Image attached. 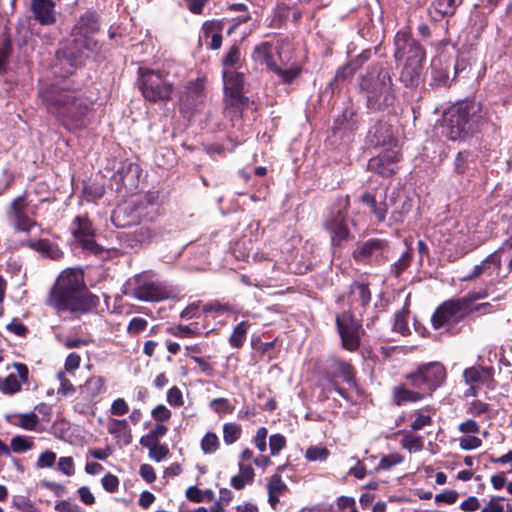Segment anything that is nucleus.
<instances>
[{"instance_id": "21", "label": "nucleus", "mask_w": 512, "mask_h": 512, "mask_svg": "<svg viewBox=\"0 0 512 512\" xmlns=\"http://www.w3.org/2000/svg\"><path fill=\"white\" fill-rule=\"evenodd\" d=\"M17 376L15 374H9L7 377H0V391L4 394H15L21 390V384L28 380V367L23 363H14Z\"/></svg>"}, {"instance_id": "9", "label": "nucleus", "mask_w": 512, "mask_h": 512, "mask_svg": "<svg viewBox=\"0 0 512 512\" xmlns=\"http://www.w3.org/2000/svg\"><path fill=\"white\" fill-rule=\"evenodd\" d=\"M413 388L421 389L425 395L431 396L446 379V369L440 362H430L418 367L414 373L406 376Z\"/></svg>"}, {"instance_id": "35", "label": "nucleus", "mask_w": 512, "mask_h": 512, "mask_svg": "<svg viewBox=\"0 0 512 512\" xmlns=\"http://www.w3.org/2000/svg\"><path fill=\"white\" fill-rule=\"evenodd\" d=\"M200 447L204 454L215 453L220 447V440L214 432H207L201 439Z\"/></svg>"}, {"instance_id": "11", "label": "nucleus", "mask_w": 512, "mask_h": 512, "mask_svg": "<svg viewBox=\"0 0 512 512\" xmlns=\"http://www.w3.org/2000/svg\"><path fill=\"white\" fill-rule=\"evenodd\" d=\"M349 205V197L341 198L324 222V228L330 234L333 246H339L347 240L350 232L346 222L345 210Z\"/></svg>"}, {"instance_id": "38", "label": "nucleus", "mask_w": 512, "mask_h": 512, "mask_svg": "<svg viewBox=\"0 0 512 512\" xmlns=\"http://www.w3.org/2000/svg\"><path fill=\"white\" fill-rule=\"evenodd\" d=\"M408 314L409 310L407 308H403L395 313L393 323L394 331L399 332L403 335L409 332Z\"/></svg>"}, {"instance_id": "3", "label": "nucleus", "mask_w": 512, "mask_h": 512, "mask_svg": "<svg viewBox=\"0 0 512 512\" xmlns=\"http://www.w3.org/2000/svg\"><path fill=\"white\" fill-rule=\"evenodd\" d=\"M252 58L275 73L283 84H292L301 74L302 67L292 61V47L288 41H278L276 45L262 42L254 48Z\"/></svg>"}, {"instance_id": "31", "label": "nucleus", "mask_w": 512, "mask_h": 512, "mask_svg": "<svg viewBox=\"0 0 512 512\" xmlns=\"http://www.w3.org/2000/svg\"><path fill=\"white\" fill-rule=\"evenodd\" d=\"M362 202L367 204L379 222H382L386 218L387 205L384 202L377 203L375 196L369 192H365L362 195Z\"/></svg>"}, {"instance_id": "26", "label": "nucleus", "mask_w": 512, "mask_h": 512, "mask_svg": "<svg viewBox=\"0 0 512 512\" xmlns=\"http://www.w3.org/2000/svg\"><path fill=\"white\" fill-rule=\"evenodd\" d=\"M461 3L462 0H435L429 8V14L435 21L442 20L446 16L453 15Z\"/></svg>"}, {"instance_id": "15", "label": "nucleus", "mask_w": 512, "mask_h": 512, "mask_svg": "<svg viewBox=\"0 0 512 512\" xmlns=\"http://www.w3.org/2000/svg\"><path fill=\"white\" fill-rule=\"evenodd\" d=\"M339 301H343L348 304L350 309L348 313H359L361 315L371 301L369 285L361 281L353 282L350 285L348 293L341 296Z\"/></svg>"}, {"instance_id": "37", "label": "nucleus", "mask_w": 512, "mask_h": 512, "mask_svg": "<svg viewBox=\"0 0 512 512\" xmlns=\"http://www.w3.org/2000/svg\"><path fill=\"white\" fill-rule=\"evenodd\" d=\"M401 446L410 453H415L423 449V439L421 436L408 432L404 434L401 440Z\"/></svg>"}, {"instance_id": "61", "label": "nucleus", "mask_w": 512, "mask_h": 512, "mask_svg": "<svg viewBox=\"0 0 512 512\" xmlns=\"http://www.w3.org/2000/svg\"><path fill=\"white\" fill-rule=\"evenodd\" d=\"M431 422H432L431 416L418 412L416 414L415 420L411 424V429H412V431H419L423 427L430 425Z\"/></svg>"}, {"instance_id": "59", "label": "nucleus", "mask_w": 512, "mask_h": 512, "mask_svg": "<svg viewBox=\"0 0 512 512\" xmlns=\"http://www.w3.org/2000/svg\"><path fill=\"white\" fill-rule=\"evenodd\" d=\"M110 411L112 415L122 416L128 413L129 407L123 398H118L113 401Z\"/></svg>"}, {"instance_id": "56", "label": "nucleus", "mask_w": 512, "mask_h": 512, "mask_svg": "<svg viewBox=\"0 0 512 512\" xmlns=\"http://www.w3.org/2000/svg\"><path fill=\"white\" fill-rule=\"evenodd\" d=\"M169 454V449L166 445L158 443L156 446L149 450V456L156 462L162 461Z\"/></svg>"}, {"instance_id": "58", "label": "nucleus", "mask_w": 512, "mask_h": 512, "mask_svg": "<svg viewBox=\"0 0 512 512\" xmlns=\"http://www.w3.org/2000/svg\"><path fill=\"white\" fill-rule=\"evenodd\" d=\"M187 9L193 14H202L209 0H183Z\"/></svg>"}, {"instance_id": "4", "label": "nucleus", "mask_w": 512, "mask_h": 512, "mask_svg": "<svg viewBox=\"0 0 512 512\" xmlns=\"http://www.w3.org/2000/svg\"><path fill=\"white\" fill-rule=\"evenodd\" d=\"M395 58L404 60L399 80L406 87H416L422 81L425 52L421 45L407 32L399 31L395 36Z\"/></svg>"}, {"instance_id": "62", "label": "nucleus", "mask_w": 512, "mask_h": 512, "mask_svg": "<svg viewBox=\"0 0 512 512\" xmlns=\"http://www.w3.org/2000/svg\"><path fill=\"white\" fill-rule=\"evenodd\" d=\"M482 441L476 436H467L460 439V447L463 450H472L480 447Z\"/></svg>"}, {"instance_id": "33", "label": "nucleus", "mask_w": 512, "mask_h": 512, "mask_svg": "<svg viewBox=\"0 0 512 512\" xmlns=\"http://www.w3.org/2000/svg\"><path fill=\"white\" fill-rule=\"evenodd\" d=\"M104 390V379L100 376L90 377L82 386V392L86 393L90 398H94L101 394Z\"/></svg>"}, {"instance_id": "41", "label": "nucleus", "mask_w": 512, "mask_h": 512, "mask_svg": "<svg viewBox=\"0 0 512 512\" xmlns=\"http://www.w3.org/2000/svg\"><path fill=\"white\" fill-rule=\"evenodd\" d=\"M11 450L14 453H23L31 450L34 446L32 441H29L25 436L17 435L11 439Z\"/></svg>"}, {"instance_id": "7", "label": "nucleus", "mask_w": 512, "mask_h": 512, "mask_svg": "<svg viewBox=\"0 0 512 512\" xmlns=\"http://www.w3.org/2000/svg\"><path fill=\"white\" fill-rule=\"evenodd\" d=\"M131 285V295L140 301L159 302L176 296V290L171 285L153 279L148 272L136 275Z\"/></svg>"}, {"instance_id": "28", "label": "nucleus", "mask_w": 512, "mask_h": 512, "mask_svg": "<svg viewBox=\"0 0 512 512\" xmlns=\"http://www.w3.org/2000/svg\"><path fill=\"white\" fill-rule=\"evenodd\" d=\"M334 376L340 377L345 381L350 387L357 388L356 380H355V371L353 367L342 360H336L334 362Z\"/></svg>"}, {"instance_id": "42", "label": "nucleus", "mask_w": 512, "mask_h": 512, "mask_svg": "<svg viewBox=\"0 0 512 512\" xmlns=\"http://www.w3.org/2000/svg\"><path fill=\"white\" fill-rule=\"evenodd\" d=\"M363 61L356 64V61H351L349 64L339 68L335 75V81H344L350 78L361 66Z\"/></svg>"}, {"instance_id": "45", "label": "nucleus", "mask_w": 512, "mask_h": 512, "mask_svg": "<svg viewBox=\"0 0 512 512\" xmlns=\"http://www.w3.org/2000/svg\"><path fill=\"white\" fill-rule=\"evenodd\" d=\"M472 154L468 151H461L456 155L454 161V171L458 174H463L468 168V164L471 161Z\"/></svg>"}, {"instance_id": "44", "label": "nucleus", "mask_w": 512, "mask_h": 512, "mask_svg": "<svg viewBox=\"0 0 512 512\" xmlns=\"http://www.w3.org/2000/svg\"><path fill=\"white\" fill-rule=\"evenodd\" d=\"M403 456L399 453H391L381 458L377 470H390L392 467L402 463Z\"/></svg>"}, {"instance_id": "10", "label": "nucleus", "mask_w": 512, "mask_h": 512, "mask_svg": "<svg viewBox=\"0 0 512 512\" xmlns=\"http://www.w3.org/2000/svg\"><path fill=\"white\" fill-rule=\"evenodd\" d=\"M469 314L460 298L449 299L436 308L431 323L434 329L444 328L447 332H452L454 326Z\"/></svg>"}, {"instance_id": "30", "label": "nucleus", "mask_w": 512, "mask_h": 512, "mask_svg": "<svg viewBox=\"0 0 512 512\" xmlns=\"http://www.w3.org/2000/svg\"><path fill=\"white\" fill-rule=\"evenodd\" d=\"M250 326L251 325L248 321H241L235 326L229 337V344L231 347L239 349L244 345Z\"/></svg>"}, {"instance_id": "32", "label": "nucleus", "mask_w": 512, "mask_h": 512, "mask_svg": "<svg viewBox=\"0 0 512 512\" xmlns=\"http://www.w3.org/2000/svg\"><path fill=\"white\" fill-rule=\"evenodd\" d=\"M463 377L467 384L485 382L491 377L490 369L470 367L464 370Z\"/></svg>"}, {"instance_id": "36", "label": "nucleus", "mask_w": 512, "mask_h": 512, "mask_svg": "<svg viewBox=\"0 0 512 512\" xmlns=\"http://www.w3.org/2000/svg\"><path fill=\"white\" fill-rule=\"evenodd\" d=\"M241 52L238 46L233 45L222 59L224 69L235 70L240 65Z\"/></svg>"}, {"instance_id": "20", "label": "nucleus", "mask_w": 512, "mask_h": 512, "mask_svg": "<svg viewBox=\"0 0 512 512\" xmlns=\"http://www.w3.org/2000/svg\"><path fill=\"white\" fill-rule=\"evenodd\" d=\"M27 201L25 196L15 198L10 205V216L14 222V228L17 231L30 232L31 229L37 226V222L29 218L26 212Z\"/></svg>"}, {"instance_id": "49", "label": "nucleus", "mask_w": 512, "mask_h": 512, "mask_svg": "<svg viewBox=\"0 0 512 512\" xmlns=\"http://www.w3.org/2000/svg\"><path fill=\"white\" fill-rule=\"evenodd\" d=\"M57 379L60 382V387L58 388V394L62 396H68L75 392V388L70 382V380L66 377V373L64 371H59L57 373Z\"/></svg>"}, {"instance_id": "8", "label": "nucleus", "mask_w": 512, "mask_h": 512, "mask_svg": "<svg viewBox=\"0 0 512 512\" xmlns=\"http://www.w3.org/2000/svg\"><path fill=\"white\" fill-rule=\"evenodd\" d=\"M139 87L144 98L150 102L167 101L173 92V83L163 72L140 69Z\"/></svg>"}, {"instance_id": "54", "label": "nucleus", "mask_w": 512, "mask_h": 512, "mask_svg": "<svg viewBox=\"0 0 512 512\" xmlns=\"http://www.w3.org/2000/svg\"><path fill=\"white\" fill-rule=\"evenodd\" d=\"M56 454L52 451H45L40 454L38 461L36 463L37 468H50L55 464Z\"/></svg>"}, {"instance_id": "23", "label": "nucleus", "mask_w": 512, "mask_h": 512, "mask_svg": "<svg viewBox=\"0 0 512 512\" xmlns=\"http://www.w3.org/2000/svg\"><path fill=\"white\" fill-rule=\"evenodd\" d=\"M31 9L35 19L41 25H51L56 22L55 3L53 0H31Z\"/></svg>"}, {"instance_id": "46", "label": "nucleus", "mask_w": 512, "mask_h": 512, "mask_svg": "<svg viewBox=\"0 0 512 512\" xmlns=\"http://www.w3.org/2000/svg\"><path fill=\"white\" fill-rule=\"evenodd\" d=\"M18 418V425L21 428L29 431L35 430L39 422L38 416L34 412L20 414Z\"/></svg>"}, {"instance_id": "22", "label": "nucleus", "mask_w": 512, "mask_h": 512, "mask_svg": "<svg viewBox=\"0 0 512 512\" xmlns=\"http://www.w3.org/2000/svg\"><path fill=\"white\" fill-rule=\"evenodd\" d=\"M427 396L418 388L409 389L405 384H398L392 388L391 401L395 406H402L407 403H416Z\"/></svg>"}, {"instance_id": "27", "label": "nucleus", "mask_w": 512, "mask_h": 512, "mask_svg": "<svg viewBox=\"0 0 512 512\" xmlns=\"http://www.w3.org/2000/svg\"><path fill=\"white\" fill-rule=\"evenodd\" d=\"M222 29V23L217 20L206 21L203 24L202 30L204 37L207 38L211 36L210 48L213 50L219 49L222 45Z\"/></svg>"}, {"instance_id": "55", "label": "nucleus", "mask_w": 512, "mask_h": 512, "mask_svg": "<svg viewBox=\"0 0 512 512\" xmlns=\"http://www.w3.org/2000/svg\"><path fill=\"white\" fill-rule=\"evenodd\" d=\"M505 506H508L503 498H492L483 508L482 512H504Z\"/></svg>"}, {"instance_id": "14", "label": "nucleus", "mask_w": 512, "mask_h": 512, "mask_svg": "<svg viewBox=\"0 0 512 512\" xmlns=\"http://www.w3.org/2000/svg\"><path fill=\"white\" fill-rule=\"evenodd\" d=\"M71 232L84 249L95 254L100 253L101 247L94 241L95 228L87 215H78L74 218Z\"/></svg>"}, {"instance_id": "24", "label": "nucleus", "mask_w": 512, "mask_h": 512, "mask_svg": "<svg viewBox=\"0 0 512 512\" xmlns=\"http://www.w3.org/2000/svg\"><path fill=\"white\" fill-rule=\"evenodd\" d=\"M451 67V60L443 59L441 56L434 57L431 61V73L433 82L436 85H447L450 81Z\"/></svg>"}, {"instance_id": "60", "label": "nucleus", "mask_w": 512, "mask_h": 512, "mask_svg": "<svg viewBox=\"0 0 512 512\" xmlns=\"http://www.w3.org/2000/svg\"><path fill=\"white\" fill-rule=\"evenodd\" d=\"M58 469L67 476L74 474V461L72 457H61L58 461Z\"/></svg>"}, {"instance_id": "18", "label": "nucleus", "mask_w": 512, "mask_h": 512, "mask_svg": "<svg viewBox=\"0 0 512 512\" xmlns=\"http://www.w3.org/2000/svg\"><path fill=\"white\" fill-rule=\"evenodd\" d=\"M82 42H84V40H75L73 44L62 48L57 52L55 66H60L63 70L62 76L72 74L81 63L82 54L79 48L82 46Z\"/></svg>"}, {"instance_id": "13", "label": "nucleus", "mask_w": 512, "mask_h": 512, "mask_svg": "<svg viewBox=\"0 0 512 512\" xmlns=\"http://www.w3.org/2000/svg\"><path fill=\"white\" fill-rule=\"evenodd\" d=\"M336 325L343 348L348 351H356L360 346L361 324L353 314L344 312L336 317Z\"/></svg>"}, {"instance_id": "5", "label": "nucleus", "mask_w": 512, "mask_h": 512, "mask_svg": "<svg viewBox=\"0 0 512 512\" xmlns=\"http://www.w3.org/2000/svg\"><path fill=\"white\" fill-rule=\"evenodd\" d=\"M360 88L366 93L367 107L373 111L392 107L396 100L390 72L382 66H372L361 78Z\"/></svg>"}, {"instance_id": "52", "label": "nucleus", "mask_w": 512, "mask_h": 512, "mask_svg": "<svg viewBox=\"0 0 512 512\" xmlns=\"http://www.w3.org/2000/svg\"><path fill=\"white\" fill-rule=\"evenodd\" d=\"M412 209V202L409 199H405L402 202L400 210H394L391 214V220L394 223H402L404 221V217L407 213H409Z\"/></svg>"}, {"instance_id": "40", "label": "nucleus", "mask_w": 512, "mask_h": 512, "mask_svg": "<svg viewBox=\"0 0 512 512\" xmlns=\"http://www.w3.org/2000/svg\"><path fill=\"white\" fill-rule=\"evenodd\" d=\"M330 455L329 450L323 446H310L305 453L308 461H325Z\"/></svg>"}, {"instance_id": "34", "label": "nucleus", "mask_w": 512, "mask_h": 512, "mask_svg": "<svg viewBox=\"0 0 512 512\" xmlns=\"http://www.w3.org/2000/svg\"><path fill=\"white\" fill-rule=\"evenodd\" d=\"M242 434L240 424L228 422L223 425V440L226 445H232L238 441Z\"/></svg>"}, {"instance_id": "64", "label": "nucleus", "mask_w": 512, "mask_h": 512, "mask_svg": "<svg viewBox=\"0 0 512 512\" xmlns=\"http://www.w3.org/2000/svg\"><path fill=\"white\" fill-rule=\"evenodd\" d=\"M58 512H79V506L72 500H62L55 505Z\"/></svg>"}, {"instance_id": "2", "label": "nucleus", "mask_w": 512, "mask_h": 512, "mask_svg": "<svg viewBox=\"0 0 512 512\" xmlns=\"http://www.w3.org/2000/svg\"><path fill=\"white\" fill-rule=\"evenodd\" d=\"M98 299L88 294L80 270H64L51 288L46 304L58 313H86L94 309Z\"/></svg>"}, {"instance_id": "53", "label": "nucleus", "mask_w": 512, "mask_h": 512, "mask_svg": "<svg viewBox=\"0 0 512 512\" xmlns=\"http://www.w3.org/2000/svg\"><path fill=\"white\" fill-rule=\"evenodd\" d=\"M286 445V439L282 434H273L269 438V447L272 455H277Z\"/></svg>"}, {"instance_id": "25", "label": "nucleus", "mask_w": 512, "mask_h": 512, "mask_svg": "<svg viewBox=\"0 0 512 512\" xmlns=\"http://www.w3.org/2000/svg\"><path fill=\"white\" fill-rule=\"evenodd\" d=\"M501 264V257L497 252H494L487 256L480 264L474 266L472 272L463 277L462 281H470L482 274L492 275L494 271L499 269Z\"/></svg>"}, {"instance_id": "57", "label": "nucleus", "mask_w": 512, "mask_h": 512, "mask_svg": "<svg viewBox=\"0 0 512 512\" xmlns=\"http://www.w3.org/2000/svg\"><path fill=\"white\" fill-rule=\"evenodd\" d=\"M167 402L172 406H182L183 405V396L181 390L173 386L167 392Z\"/></svg>"}, {"instance_id": "39", "label": "nucleus", "mask_w": 512, "mask_h": 512, "mask_svg": "<svg viewBox=\"0 0 512 512\" xmlns=\"http://www.w3.org/2000/svg\"><path fill=\"white\" fill-rule=\"evenodd\" d=\"M412 253L405 251L400 258L390 267V273L395 277H399L411 264Z\"/></svg>"}, {"instance_id": "6", "label": "nucleus", "mask_w": 512, "mask_h": 512, "mask_svg": "<svg viewBox=\"0 0 512 512\" xmlns=\"http://www.w3.org/2000/svg\"><path fill=\"white\" fill-rule=\"evenodd\" d=\"M480 102L464 101L453 106L446 119V136L456 141L474 133L484 118Z\"/></svg>"}, {"instance_id": "29", "label": "nucleus", "mask_w": 512, "mask_h": 512, "mask_svg": "<svg viewBox=\"0 0 512 512\" xmlns=\"http://www.w3.org/2000/svg\"><path fill=\"white\" fill-rule=\"evenodd\" d=\"M28 246L52 259H58L62 254L57 246L46 239L30 241Z\"/></svg>"}, {"instance_id": "48", "label": "nucleus", "mask_w": 512, "mask_h": 512, "mask_svg": "<svg viewBox=\"0 0 512 512\" xmlns=\"http://www.w3.org/2000/svg\"><path fill=\"white\" fill-rule=\"evenodd\" d=\"M267 489L268 492H272V494L282 495L286 491L287 485L282 480L280 474L276 473L270 478Z\"/></svg>"}, {"instance_id": "63", "label": "nucleus", "mask_w": 512, "mask_h": 512, "mask_svg": "<svg viewBox=\"0 0 512 512\" xmlns=\"http://www.w3.org/2000/svg\"><path fill=\"white\" fill-rule=\"evenodd\" d=\"M102 486L108 492H115L119 486L118 478L113 474H106L102 478Z\"/></svg>"}, {"instance_id": "17", "label": "nucleus", "mask_w": 512, "mask_h": 512, "mask_svg": "<svg viewBox=\"0 0 512 512\" xmlns=\"http://www.w3.org/2000/svg\"><path fill=\"white\" fill-rule=\"evenodd\" d=\"M400 158L398 150L387 149V151H383V153L369 160L368 169L383 177H390L398 170Z\"/></svg>"}, {"instance_id": "19", "label": "nucleus", "mask_w": 512, "mask_h": 512, "mask_svg": "<svg viewBox=\"0 0 512 512\" xmlns=\"http://www.w3.org/2000/svg\"><path fill=\"white\" fill-rule=\"evenodd\" d=\"M223 83L226 96L230 97L233 104H244L246 98L244 92V75L231 69H224Z\"/></svg>"}, {"instance_id": "43", "label": "nucleus", "mask_w": 512, "mask_h": 512, "mask_svg": "<svg viewBox=\"0 0 512 512\" xmlns=\"http://www.w3.org/2000/svg\"><path fill=\"white\" fill-rule=\"evenodd\" d=\"M10 52L11 40L6 34H3L0 39V72L5 71Z\"/></svg>"}, {"instance_id": "47", "label": "nucleus", "mask_w": 512, "mask_h": 512, "mask_svg": "<svg viewBox=\"0 0 512 512\" xmlns=\"http://www.w3.org/2000/svg\"><path fill=\"white\" fill-rule=\"evenodd\" d=\"M147 326H148V321L145 318L133 317L127 326V333L130 336H136L139 333L146 330Z\"/></svg>"}, {"instance_id": "16", "label": "nucleus", "mask_w": 512, "mask_h": 512, "mask_svg": "<svg viewBox=\"0 0 512 512\" xmlns=\"http://www.w3.org/2000/svg\"><path fill=\"white\" fill-rule=\"evenodd\" d=\"M366 143L372 147H381L384 151L387 149H395L398 140L394 134L391 124L379 121L374 124L368 131Z\"/></svg>"}, {"instance_id": "1", "label": "nucleus", "mask_w": 512, "mask_h": 512, "mask_svg": "<svg viewBox=\"0 0 512 512\" xmlns=\"http://www.w3.org/2000/svg\"><path fill=\"white\" fill-rule=\"evenodd\" d=\"M39 96L47 112L68 130L85 129L92 121L94 102L80 90L50 85Z\"/></svg>"}, {"instance_id": "51", "label": "nucleus", "mask_w": 512, "mask_h": 512, "mask_svg": "<svg viewBox=\"0 0 512 512\" xmlns=\"http://www.w3.org/2000/svg\"><path fill=\"white\" fill-rule=\"evenodd\" d=\"M210 406L218 414H221V413L230 414V413L233 412V409H234L233 406H231L229 400L226 399V398H216V399H213L210 402Z\"/></svg>"}, {"instance_id": "50", "label": "nucleus", "mask_w": 512, "mask_h": 512, "mask_svg": "<svg viewBox=\"0 0 512 512\" xmlns=\"http://www.w3.org/2000/svg\"><path fill=\"white\" fill-rule=\"evenodd\" d=\"M488 296L486 291L470 292L460 298L469 313L473 312V303Z\"/></svg>"}, {"instance_id": "12", "label": "nucleus", "mask_w": 512, "mask_h": 512, "mask_svg": "<svg viewBox=\"0 0 512 512\" xmlns=\"http://www.w3.org/2000/svg\"><path fill=\"white\" fill-rule=\"evenodd\" d=\"M389 243L381 238H369L358 242L353 251V258L356 262L364 264H380L384 262L389 253Z\"/></svg>"}]
</instances>
